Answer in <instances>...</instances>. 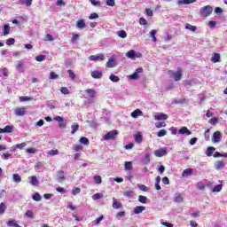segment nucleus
<instances>
[{
  "instance_id": "nucleus-1",
  "label": "nucleus",
  "mask_w": 227,
  "mask_h": 227,
  "mask_svg": "<svg viewBox=\"0 0 227 227\" xmlns=\"http://www.w3.org/2000/svg\"><path fill=\"white\" fill-rule=\"evenodd\" d=\"M213 12H214V8H212V6L206 5L200 9V17H210Z\"/></svg>"
},
{
  "instance_id": "nucleus-2",
  "label": "nucleus",
  "mask_w": 227,
  "mask_h": 227,
  "mask_svg": "<svg viewBox=\"0 0 227 227\" xmlns=\"http://www.w3.org/2000/svg\"><path fill=\"white\" fill-rule=\"evenodd\" d=\"M118 137V130L114 129L104 135V141H113Z\"/></svg>"
},
{
  "instance_id": "nucleus-3",
  "label": "nucleus",
  "mask_w": 227,
  "mask_h": 227,
  "mask_svg": "<svg viewBox=\"0 0 227 227\" xmlns=\"http://www.w3.org/2000/svg\"><path fill=\"white\" fill-rule=\"evenodd\" d=\"M142 54L139 52H136V51L134 50H129L127 53H126V57L129 58V59H132L133 61L137 59V58H142Z\"/></svg>"
},
{
  "instance_id": "nucleus-4",
  "label": "nucleus",
  "mask_w": 227,
  "mask_h": 227,
  "mask_svg": "<svg viewBox=\"0 0 227 227\" xmlns=\"http://www.w3.org/2000/svg\"><path fill=\"white\" fill-rule=\"evenodd\" d=\"M223 140V134L220 131H215L212 136V143H221Z\"/></svg>"
},
{
  "instance_id": "nucleus-5",
  "label": "nucleus",
  "mask_w": 227,
  "mask_h": 227,
  "mask_svg": "<svg viewBox=\"0 0 227 227\" xmlns=\"http://www.w3.org/2000/svg\"><path fill=\"white\" fill-rule=\"evenodd\" d=\"M139 74H143V67H138L135 70L134 74L129 76L131 81H137L139 79Z\"/></svg>"
},
{
  "instance_id": "nucleus-6",
  "label": "nucleus",
  "mask_w": 227,
  "mask_h": 227,
  "mask_svg": "<svg viewBox=\"0 0 227 227\" xmlns=\"http://www.w3.org/2000/svg\"><path fill=\"white\" fill-rule=\"evenodd\" d=\"M155 157H164L168 155V149L166 147L154 151Z\"/></svg>"
},
{
  "instance_id": "nucleus-7",
  "label": "nucleus",
  "mask_w": 227,
  "mask_h": 227,
  "mask_svg": "<svg viewBox=\"0 0 227 227\" xmlns=\"http://www.w3.org/2000/svg\"><path fill=\"white\" fill-rule=\"evenodd\" d=\"M90 61H104L106 56L104 54L91 55L89 57Z\"/></svg>"
},
{
  "instance_id": "nucleus-8",
  "label": "nucleus",
  "mask_w": 227,
  "mask_h": 227,
  "mask_svg": "<svg viewBox=\"0 0 227 227\" xmlns=\"http://www.w3.org/2000/svg\"><path fill=\"white\" fill-rule=\"evenodd\" d=\"M16 70L18 72H21V73H24V61L23 60H18L16 62Z\"/></svg>"
},
{
  "instance_id": "nucleus-9",
  "label": "nucleus",
  "mask_w": 227,
  "mask_h": 227,
  "mask_svg": "<svg viewBox=\"0 0 227 227\" xmlns=\"http://www.w3.org/2000/svg\"><path fill=\"white\" fill-rule=\"evenodd\" d=\"M14 113H15L16 116H24V114H26V108H24V107H17L14 110Z\"/></svg>"
},
{
  "instance_id": "nucleus-10",
  "label": "nucleus",
  "mask_w": 227,
  "mask_h": 227,
  "mask_svg": "<svg viewBox=\"0 0 227 227\" xmlns=\"http://www.w3.org/2000/svg\"><path fill=\"white\" fill-rule=\"evenodd\" d=\"M193 171L194 170L192 168H186L183 171L182 176L184 178H187V176H191V175H192Z\"/></svg>"
},
{
  "instance_id": "nucleus-11",
  "label": "nucleus",
  "mask_w": 227,
  "mask_h": 227,
  "mask_svg": "<svg viewBox=\"0 0 227 227\" xmlns=\"http://www.w3.org/2000/svg\"><path fill=\"white\" fill-rule=\"evenodd\" d=\"M178 132L179 134L185 135V136H191V134H192V132H191V130H189L187 127L181 128Z\"/></svg>"
},
{
  "instance_id": "nucleus-12",
  "label": "nucleus",
  "mask_w": 227,
  "mask_h": 227,
  "mask_svg": "<svg viewBox=\"0 0 227 227\" xmlns=\"http://www.w3.org/2000/svg\"><path fill=\"white\" fill-rule=\"evenodd\" d=\"M212 63H221V54L214 53L213 57L211 58Z\"/></svg>"
},
{
  "instance_id": "nucleus-13",
  "label": "nucleus",
  "mask_w": 227,
  "mask_h": 227,
  "mask_svg": "<svg viewBox=\"0 0 227 227\" xmlns=\"http://www.w3.org/2000/svg\"><path fill=\"white\" fill-rule=\"evenodd\" d=\"M28 182L31 185H35V187L38 186V178L35 176H32L28 177Z\"/></svg>"
},
{
  "instance_id": "nucleus-14",
  "label": "nucleus",
  "mask_w": 227,
  "mask_h": 227,
  "mask_svg": "<svg viewBox=\"0 0 227 227\" xmlns=\"http://www.w3.org/2000/svg\"><path fill=\"white\" fill-rule=\"evenodd\" d=\"M106 67L107 68H114V67H116V60L113 58L109 59L106 62Z\"/></svg>"
},
{
  "instance_id": "nucleus-15",
  "label": "nucleus",
  "mask_w": 227,
  "mask_h": 227,
  "mask_svg": "<svg viewBox=\"0 0 227 227\" xmlns=\"http://www.w3.org/2000/svg\"><path fill=\"white\" fill-rule=\"evenodd\" d=\"M175 81H180L182 79V68H177V71L174 74Z\"/></svg>"
},
{
  "instance_id": "nucleus-16",
  "label": "nucleus",
  "mask_w": 227,
  "mask_h": 227,
  "mask_svg": "<svg viewBox=\"0 0 227 227\" xmlns=\"http://www.w3.org/2000/svg\"><path fill=\"white\" fill-rule=\"evenodd\" d=\"M192 3H196V0H177L179 6H182V4H192Z\"/></svg>"
},
{
  "instance_id": "nucleus-17",
  "label": "nucleus",
  "mask_w": 227,
  "mask_h": 227,
  "mask_svg": "<svg viewBox=\"0 0 227 227\" xmlns=\"http://www.w3.org/2000/svg\"><path fill=\"white\" fill-rule=\"evenodd\" d=\"M85 92L90 98H94V97L97 95V91H95L93 89H87L85 90Z\"/></svg>"
},
{
  "instance_id": "nucleus-18",
  "label": "nucleus",
  "mask_w": 227,
  "mask_h": 227,
  "mask_svg": "<svg viewBox=\"0 0 227 227\" xmlns=\"http://www.w3.org/2000/svg\"><path fill=\"white\" fill-rule=\"evenodd\" d=\"M91 77H93V79H102V71H93Z\"/></svg>"
},
{
  "instance_id": "nucleus-19",
  "label": "nucleus",
  "mask_w": 227,
  "mask_h": 227,
  "mask_svg": "<svg viewBox=\"0 0 227 227\" xmlns=\"http://www.w3.org/2000/svg\"><path fill=\"white\" fill-rule=\"evenodd\" d=\"M145 207L144 206H137L134 208V214L137 215V214H142L143 212H145Z\"/></svg>"
},
{
  "instance_id": "nucleus-20",
  "label": "nucleus",
  "mask_w": 227,
  "mask_h": 227,
  "mask_svg": "<svg viewBox=\"0 0 227 227\" xmlns=\"http://www.w3.org/2000/svg\"><path fill=\"white\" fill-rule=\"evenodd\" d=\"M76 27L78 29H84V27H86V22H84V20H79L76 22Z\"/></svg>"
},
{
  "instance_id": "nucleus-21",
  "label": "nucleus",
  "mask_w": 227,
  "mask_h": 227,
  "mask_svg": "<svg viewBox=\"0 0 227 227\" xmlns=\"http://www.w3.org/2000/svg\"><path fill=\"white\" fill-rule=\"evenodd\" d=\"M57 180L59 182H63V180H65V172L63 170L57 173Z\"/></svg>"
},
{
  "instance_id": "nucleus-22",
  "label": "nucleus",
  "mask_w": 227,
  "mask_h": 227,
  "mask_svg": "<svg viewBox=\"0 0 227 227\" xmlns=\"http://www.w3.org/2000/svg\"><path fill=\"white\" fill-rule=\"evenodd\" d=\"M154 120H168V114H158L154 116Z\"/></svg>"
},
{
  "instance_id": "nucleus-23",
  "label": "nucleus",
  "mask_w": 227,
  "mask_h": 227,
  "mask_svg": "<svg viewBox=\"0 0 227 227\" xmlns=\"http://www.w3.org/2000/svg\"><path fill=\"white\" fill-rule=\"evenodd\" d=\"M138 116H143V112L139 109H136L131 113L132 118H137Z\"/></svg>"
},
{
  "instance_id": "nucleus-24",
  "label": "nucleus",
  "mask_w": 227,
  "mask_h": 227,
  "mask_svg": "<svg viewBox=\"0 0 227 227\" xmlns=\"http://www.w3.org/2000/svg\"><path fill=\"white\" fill-rule=\"evenodd\" d=\"M113 208L120 209L121 208V203L118 202V200L115 198H113Z\"/></svg>"
},
{
  "instance_id": "nucleus-25",
  "label": "nucleus",
  "mask_w": 227,
  "mask_h": 227,
  "mask_svg": "<svg viewBox=\"0 0 227 227\" xmlns=\"http://www.w3.org/2000/svg\"><path fill=\"white\" fill-rule=\"evenodd\" d=\"M12 180L15 184H20V182H22V177H20V175L19 174H13Z\"/></svg>"
},
{
  "instance_id": "nucleus-26",
  "label": "nucleus",
  "mask_w": 227,
  "mask_h": 227,
  "mask_svg": "<svg viewBox=\"0 0 227 227\" xmlns=\"http://www.w3.org/2000/svg\"><path fill=\"white\" fill-rule=\"evenodd\" d=\"M215 150V147H212V146L207 147V152H206V155L207 157H212V155H214Z\"/></svg>"
},
{
  "instance_id": "nucleus-27",
  "label": "nucleus",
  "mask_w": 227,
  "mask_h": 227,
  "mask_svg": "<svg viewBox=\"0 0 227 227\" xmlns=\"http://www.w3.org/2000/svg\"><path fill=\"white\" fill-rule=\"evenodd\" d=\"M134 137L135 142H137L138 145H140V143H143V135H141V133L135 135Z\"/></svg>"
},
{
  "instance_id": "nucleus-28",
  "label": "nucleus",
  "mask_w": 227,
  "mask_h": 227,
  "mask_svg": "<svg viewBox=\"0 0 227 227\" xmlns=\"http://www.w3.org/2000/svg\"><path fill=\"white\" fill-rule=\"evenodd\" d=\"M215 169H223V168H224V162L218 160L215 163Z\"/></svg>"
},
{
  "instance_id": "nucleus-29",
  "label": "nucleus",
  "mask_w": 227,
  "mask_h": 227,
  "mask_svg": "<svg viewBox=\"0 0 227 227\" xmlns=\"http://www.w3.org/2000/svg\"><path fill=\"white\" fill-rule=\"evenodd\" d=\"M123 196H125V198H133L134 197V191L130 190V191H126L123 192Z\"/></svg>"
},
{
  "instance_id": "nucleus-30",
  "label": "nucleus",
  "mask_w": 227,
  "mask_h": 227,
  "mask_svg": "<svg viewBox=\"0 0 227 227\" xmlns=\"http://www.w3.org/2000/svg\"><path fill=\"white\" fill-rule=\"evenodd\" d=\"M71 134H75V132H77L79 130V124L77 123H73L71 126Z\"/></svg>"
},
{
  "instance_id": "nucleus-31",
  "label": "nucleus",
  "mask_w": 227,
  "mask_h": 227,
  "mask_svg": "<svg viewBox=\"0 0 227 227\" xmlns=\"http://www.w3.org/2000/svg\"><path fill=\"white\" fill-rule=\"evenodd\" d=\"M25 216H27V219H35V213L31 210H27L25 213Z\"/></svg>"
},
{
  "instance_id": "nucleus-32",
  "label": "nucleus",
  "mask_w": 227,
  "mask_h": 227,
  "mask_svg": "<svg viewBox=\"0 0 227 227\" xmlns=\"http://www.w3.org/2000/svg\"><path fill=\"white\" fill-rule=\"evenodd\" d=\"M4 129L5 133L12 134V132H13L14 127H13V125H7Z\"/></svg>"
},
{
  "instance_id": "nucleus-33",
  "label": "nucleus",
  "mask_w": 227,
  "mask_h": 227,
  "mask_svg": "<svg viewBox=\"0 0 227 227\" xmlns=\"http://www.w3.org/2000/svg\"><path fill=\"white\" fill-rule=\"evenodd\" d=\"M139 203H142L143 205H146V201H148V198L146 196L140 195L138 197Z\"/></svg>"
},
{
  "instance_id": "nucleus-34",
  "label": "nucleus",
  "mask_w": 227,
  "mask_h": 227,
  "mask_svg": "<svg viewBox=\"0 0 227 227\" xmlns=\"http://www.w3.org/2000/svg\"><path fill=\"white\" fill-rule=\"evenodd\" d=\"M20 4H25V6H31L33 0H20Z\"/></svg>"
},
{
  "instance_id": "nucleus-35",
  "label": "nucleus",
  "mask_w": 227,
  "mask_h": 227,
  "mask_svg": "<svg viewBox=\"0 0 227 227\" xmlns=\"http://www.w3.org/2000/svg\"><path fill=\"white\" fill-rule=\"evenodd\" d=\"M43 166H44L43 162H42V161L37 162L35 165V171H40V169H43Z\"/></svg>"
},
{
  "instance_id": "nucleus-36",
  "label": "nucleus",
  "mask_w": 227,
  "mask_h": 227,
  "mask_svg": "<svg viewBox=\"0 0 227 227\" xmlns=\"http://www.w3.org/2000/svg\"><path fill=\"white\" fill-rule=\"evenodd\" d=\"M221 191H223V184L215 185V186L212 189V192H221Z\"/></svg>"
},
{
  "instance_id": "nucleus-37",
  "label": "nucleus",
  "mask_w": 227,
  "mask_h": 227,
  "mask_svg": "<svg viewBox=\"0 0 227 227\" xmlns=\"http://www.w3.org/2000/svg\"><path fill=\"white\" fill-rule=\"evenodd\" d=\"M185 29H188L189 31L194 32V31H196L198 29V27H196V26H192V25L187 23L185 25Z\"/></svg>"
},
{
  "instance_id": "nucleus-38",
  "label": "nucleus",
  "mask_w": 227,
  "mask_h": 227,
  "mask_svg": "<svg viewBox=\"0 0 227 227\" xmlns=\"http://www.w3.org/2000/svg\"><path fill=\"white\" fill-rule=\"evenodd\" d=\"M7 226L10 227H19V223H15V220H10L8 222H6Z\"/></svg>"
},
{
  "instance_id": "nucleus-39",
  "label": "nucleus",
  "mask_w": 227,
  "mask_h": 227,
  "mask_svg": "<svg viewBox=\"0 0 227 227\" xmlns=\"http://www.w3.org/2000/svg\"><path fill=\"white\" fill-rule=\"evenodd\" d=\"M157 35V30H151L150 36L153 39V42H157V37L155 35Z\"/></svg>"
},
{
  "instance_id": "nucleus-40",
  "label": "nucleus",
  "mask_w": 227,
  "mask_h": 227,
  "mask_svg": "<svg viewBox=\"0 0 227 227\" xmlns=\"http://www.w3.org/2000/svg\"><path fill=\"white\" fill-rule=\"evenodd\" d=\"M110 81H112V82H120V77L112 74L109 76Z\"/></svg>"
},
{
  "instance_id": "nucleus-41",
  "label": "nucleus",
  "mask_w": 227,
  "mask_h": 227,
  "mask_svg": "<svg viewBox=\"0 0 227 227\" xmlns=\"http://www.w3.org/2000/svg\"><path fill=\"white\" fill-rule=\"evenodd\" d=\"M197 189H199V191H205V184H203V182H199L197 183V185H196Z\"/></svg>"
},
{
  "instance_id": "nucleus-42",
  "label": "nucleus",
  "mask_w": 227,
  "mask_h": 227,
  "mask_svg": "<svg viewBox=\"0 0 227 227\" xmlns=\"http://www.w3.org/2000/svg\"><path fill=\"white\" fill-rule=\"evenodd\" d=\"M101 198H104V194L102 193H95L92 195V200H94V201H97V200H101Z\"/></svg>"
},
{
  "instance_id": "nucleus-43",
  "label": "nucleus",
  "mask_w": 227,
  "mask_h": 227,
  "mask_svg": "<svg viewBox=\"0 0 227 227\" xmlns=\"http://www.w3.org/2000/svg\"><path fill=\"white\" fill-rule=\"evenodd\" d=\"M67 74H68L71 81H75V73H74V71H72V69H68Z\"/></svg>"
},
{
  "instance_id": "nucleus-44",
  "label": "nucleus",
  "mask_w": 227,
  "mask_h": 227,
  "mask_svg": "<svg viewBox=\"0 0 227 227\" xmlns=\"http://www.w3.org/2000/svg\"><path fill=\"white\" fill-rule=\"evenodd\" d=\"M32 200H34V201H41L42 196H40V193L36 192L32 196Z\"/></svg>"
},
{
  "instance_id": "nucleus-45",
  "label": "nucleus",
  "mask_w": 227,
  "mask_h": 227,
  "mask_svg": "<svg viewBox=\"0 0 227 227\" xmlns=\"http://www.w3.org/2000/svg\"><path fill=\"white\" fill-rule=\"evenodd\" d=\"M59 151L58 149H52L51 151H49L48 155H51V157H54V155H59Z\"/></svg>"
},
{
  "instance_id": "nucleus-46",
  "label": "nucleus",
  "mask_w": 227,
  "mask_h": 227,
  "mask_svg": "<svg viewBox=\"0 0 227 227\" xmlns=\"http://www.w3.org/2000/svg\"><path fill=\"white\" fill-rule=\"evenodd\" d=\"M6 35H10V25L4 26V36H6Z\"/></svg>"
},
{
  "instance_id": "nucleus-47",
  "label": "nucleus",
  "mask_w": 227,
  "mask_h": 227,
  "mask_svg": "<svg viewBox=\"0 0 227 227\" xmlns=\"http://www.w3.org/2000/svg\"><path fill=\"white\" fill-rule=\"evenodd\" d=\"M80 143L82 145H90V140L86 137H82L80 138Z\"/></svg>"
},
{
  "instance_id": "nucleus-48",
  "label": "nucleus",
  "mask_w": 227,
  "mask_h": 227,
  "mask_svg": "<svg viewBox=\"0 0 227 227\" xmlns=\"http://www.w3.org/2000/svg\"><path fill=\"white\" fill-rule=\"evenodd\" d=\"M150 153H145L143 159V162L145 164H148L150 162Z\"/></svg>"
},
{
  "instance_id": "nucleus-49",
  "label": "nucleus",
  "mask_w": 227,
  "mask_h": 227,
  "mask_svg": "<svg viewBox=\"0 0 227 227\" xmlns=\"http://www.w3.org/2000/svg\"><path fill=\"white\" fill-rule=\"evenodd\" d=\"M117 35L120 36V38H127V32H125V30L118 31Z\"/></svg>"
},
{
  "instance_id": "nucleus-50",
  "label": "nucleus",
  "mask_w": 227,
  "mask_h": 227,
  "mask_svg": "<svg viewBox=\"0 0 227 227\" xmlns=\"http://www.w3.org/2000/svg\"><path fill=\"white\" fill-rule=\"evenodd\" d=\"M125 169L127 171H130L132 169V162L130 161H125Z\"/></svg>"
},
{
  "instance_id": "nucleus-51",
  "label": "nucleus",
  "mask_w": 227,
  "mask_h": 227,
  "mask_svg": "<svg viewBox=\"0 0 227 227\" xmlns=\"http://www.w3.org/2000/svg\"><path fill=\"white\" fill-rule=\"evenodd\" d=\"M61 93H63V95H69L70 94V90H68V88L67 87H62L60 89Z\"/></svg>"
},
{
  "instance_id": "nucleus-52",
  "label": "nucleus",
  "mask_w": 227,
  "mask_h": 227,
  "mask_svg": "<svg viewBox=\"0 0 227 227\" xmlns=\"http://www.w3.org/2000/svg\"><path fill=\"white\" fill-rule=\"evenodd\" d=\"M16 145V149H19V150H24V148H26V142H23L21 144H18V145Z\"/></svg>"
},
{
  "instance_id": "nucleus-53",
  "label": "nucleus",
  "mask_w": 227,
  "mask_h": 227,
  "mask_svg": "<svg viewBox=\"0 0 227 227\" xmlns=\"http://www.w3.org/2000/svg\"><path fill=\"white\" fill-rule=\"evenodd\" d=\"M110 182H117V184H121L123 182V178L121 177H116V178H110Z\"/></svg>"
},
{
  "instance_id": "nucleus-54",
  "label": "nucleus",
  "mask_w": 227,
  "mask_h": 227,
  "mask_svg": "<svg viewBox=\"0 0 227 227\" xmlns=\"http://www.w3.org/2000/svg\"><path fill=\"white\" fill-rule=\"evenodd\" d=\"M168 134V131L166 129H161L158 132V137H164Z\"/></svg>"
},
{
  "instance_id": "nucleus-55",
  "label": "nucleus",
  "mask_w": 227,
  "mask_h": 227,
  "mask_svg": "<svg viewBox=\"0 0 227 227\" xmlns=\"http://www.w3.org/2000/svg\"><path fill=\"white\" fill-rule=\"evenodd\" d=\"M176 203H182L184 201V197L182 195H176L175 198Z\"/></svg>"
},
{
  "instance_id": "nucleus-56",
  "label": "nucleus",
  "mask_w": 227,
  "mask_h": 227,
  "mask_svg": "<svg viewBox=\"0 0 227 227\" xmlns=\"http://www.w3.org/2000/svg\"><path fill=\"white\" fill-rule=\"evenodd\" d=\"M138 188L140 189V191H143L144 192H148L149 191L148 187H146V185L145 184H138Z\"/></svg>"
},
{
  "instance_id": "nucleus-57",
  "label": "nucleus",
  "mask_w": 227,
  "mask_h": 227,
  "mask_svg": "<svg viewBox=\"0 0 227 227\" xmlns=\"http://www.w3.org/2000/svg\"><path fill=\"white\" fill-rule=\"evenodd\" d=\"M35 61H38V62L45 61V55H39L35 57Z\"/></svg>"
},
{
  "instance_id": "nucleus-58",
  "label": "nucleus",
  "mask_w": 227,
  "mask_h": 227,
  "mask_svg": "<svg viewBox=\"0 0 227 227\" xmlns=\"http://www.w3.org/2000/svg\"><path fill=\"white\" fill-rule=\"evenodd\" d=\"M4 210H6V205H4V203H1L0 204V215H2V214H4Z\"/></svg>"
},
{
  "instance_id": "nucleus-59",
  "label": "nucleus",
  "mask_w": 227,
  "mask_h": 227,
  "mask_svg": "<svg viewBox=\"0 0 227 227\" xmlns=\"http://www.w3.org/2000/svg\"><path fill=\"white\" fill-rule=\"evenodd\" d=\"M94 182H96V184H102V176H94Z\"/></svg>"
},
{
  "instance_id": "nucleus-60",
  "label": "nucleus",
  "mask_w": 227,
  "mask_h": 227,
  "mask_svg": "<svg viewBox=\"0 0 227 227\" xmlns=\"http://www.w3.org/2000/svg\"><path fill=\"white\" fill-rule=\"evenodd\" d=\"M216 25H217V22H215L214 20H210L208 22V27H210V29H214V27H215Z\"/></svg>"
},
{
  "instance_id": "nucleus-61",
  "label": "nucleus",
  "mask_w": 227,
  "mask_h": 227,
  "mask_svg": "<svg viewBox=\"0 0 227 227\" xmlns=\"http://www.w3.org/2000/svg\"><path fill=\"white\" fill-rule=\"evenodd\" d=\"M15 43L14 38H9L6 40V45H13Z\"/></svg>"
},
{
  "instance_id": "nucleus-62",
  "label": "nucleus",
  "mask_w": 227,
  "mask_h": 227,
  "mask_svg": "<svg viewBox=\"0 0 227 227\" xmlns=\"http://www.w3.org/2000/svg\"><path fill=\"white\" fill-rule=\"evenodd\" d=\"M27 153H36V149L35 147L26 149Z\"/></svg>"
},
{
  "instance_id": "nucleus-63",
  "label": "nucleus",
  "mask_w": 227,
  "mask_h": 227,
  "mask_svg": "<svg viewBox=\"0 0 227 227\" xmlns=\"http://www.w3.org/2000/svg\"><path fill=\"white\" fill-rule=\"evenodd\" d=\"M59 75L56 74L54 72L50 73V79H59Z\"/></svg>"
},
{
  "instance_id": "nucleus-64",
  "label": "nucleus",
  "mask_w": 227,
  "mask_h": 227,
  "mask_svg": "<svg viewBox=\"0 0 227 227\" xmlns=\"http://www.w3.org/2000/svg\"><path fill=\"white\" fill-rule=\"evenodd\" d=\"M81 192V188H74L73 191H72V194L74 196L79 194Z\"/></svg>"
}]
</instances>
